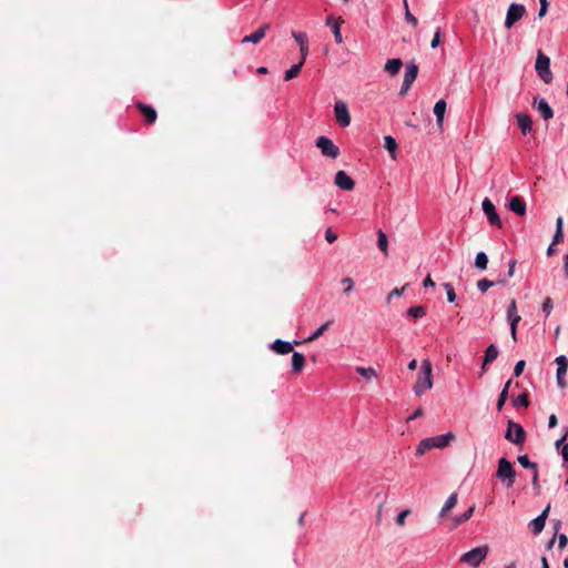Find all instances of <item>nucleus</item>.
<instances>
[{"instance_id": "a18cd8bd", "label": "nucleus", "mask_w": 568, "mask_h": 568, "mask_svg": "<svg viewBox=\"0 0 568 568\" xmlns=\"http://www.w3.org/2000/svg\"><path fill=\"white\" fill-rule=\"evenodd\" d=\"M407 285L400 287V288H394L389 292L388 296H387V302L389 303L392 301L393 297H399L403 295L405 288H406Z\"/></svg>"}, {"instance_id": "8fccbe9b", "label": "nucleus", "mask_w": 568, "mask_h": 568, "mask_svg": "<svg viewBox=\"0 0 568 568\" xmlns=\"http://www.w3.org/2000/svg\"><path fill=\"white\" fill-rule=\"evenodd\" d=\"M325 239L328 243H334L337 240V234L334 233L331 227H328L325 232Z\"/></svg>"}, {"instance_id": "2f4dec72", "label": "nucleus", "mask_w": 568, "mask_h": 568, "mask_svg": "<svg viewBox=\"0 0 568 568\" xmlns=\"http://www.w3.org/2000/svg\"><path fill=\"white\" fill-rule=\"evenodd\" d=\"M426 314V308L422 305L413 306L407 310V315L417 320L422 318Z\"/></svg>"}, {"instance_id": "603ef678", "label": "nucleus", "mask_w": 568, "mask_h": 568, "mask_svg": "<svg viewBox=\"0 0 568 568\" xmlns=\"http://www.w3.org/2000/svg\"><path fill=\"white\" fill-rule=\"evenodd\" d=\"M439 43H440V31L437 30L435 32V34H434V38H433L432 42H430V47L433 49H435V48H437L439 45Z\"/></svg>"}, {"instance_id": "72a5a7b5", "label": "nucleus", "mask_w": 568, "mask_h": 568, "mask_svg": "<svg viewBox=\"0 0 568 568\" xmlns=\"http://www.w3.org/2000/svg\"><path fill=\"white\" fill-rule=\"evenodd\" d=\"M507 318H508V322H509V325H510L511 337H513L514 342H516L517 341V326H518V323L521 320V316L518 315V316L507 317Z\"/></svg>"}, {"instance_id": "6e6d98bb", "label": "nucleus", "mask_w": 568, "mask_h": 568, "mask_svg": "<svg viewBox=\"0 0 568 568\" xmlns=\"http://www.w3.org/2000/svg\"><path fill=\"white\" fill-rule=\"evenodd\" d=\"M300 52H301V60L300 61H303V63L305 62V59L308 54V44H305V45H301L300 47Z\"/></svg>"}, {"instance_id": "bf43d9fd", "label": "nucleus", "mask_w": 568, "mask_h": 568, "mask_svg": "<svg viewBox=\"0 0 568 568\" xmlns=\"http://www.w3.org/2000/svg\"><path fill=\"white\" fill-rule=\"evenodd\" d=\"M410 87H412V84L403 82L400 91H399V95L404 97L409 91Z\"/></svg>"}, {"instance_id": "a211bd4d", "label": "nucleus", "mask_w": 568, "mask_h": 568, "mask_svg": "<svg viewBox=\"0 0 568 568\" xmlns=\"http://www.w3.org/2000/svg\"><path fill=\"white\" fill-rule=\"evenodd\" d=\"M516 118L518 126L520 128L523 134L529 133L532 128L531 118L526 113H518Z\"/></svg>"}, {"instance_id": "7c9ffc66", "label": "nucleus", "mask_w": 568, "mask_h": 568, "mask_svg": "<svg viewBox=\"0 0 568 568\" xmlns=\"http://www.w3.org/2000/svg\"><path fill=\"white\" fill-rule=\"evenodd\" d=\"M474 510H475V506H471L463 515L455 517L454 518L455 526H458V525H462V524L468 521L471 518Z\"/></svg>"}, {"instance_id": "393cba45", "label": "nucleus", "mask_w": 568, "mask_h": 568, "mask_svg": "<svg viewBox=\"0 0 568 568\" xmlns=\"http://www.w3.org/2000/svg\"><path fill=\"white\" fill-rule=\"evenodd\" d=\"M445 111H446V102L444 100L437 101L434 106V113L436 115V121L439 126L443 125Z\"/></svg>"}, {"instance_id": "412c9836", "label": "nucleus", "mask_w": 568, "mask_h": 568, "mask_svg": "<svg viewBox=\"0 0 568 568\" xmlns=\"http://www.w3.org/2000/svg\"><path fill=\"white\" fill-rule=\"evenodd\" d=\"M305 366V357L302 353L293 352L292 369L295 374H300Z\"/></svg>"}, {"instance_id": "a19ab883", "label": "nucleus", "mask_w": 568, "mask_h": 568, "mask_svg": "<svg viewBox=\"0 0 568 568\" xmlns=\"http://www.w3.org/2000/svg\"><path fill=\"white\" fill-rule=\"evenodd\" d=\"M444 288L446 291L448 302L449 303L455 302L456 293H455V290H454L453 285L450 283H445L444 284Z\"/></svg>"}, {"instance_id": "680f3d73", "label": "nucleus", "mask_w": 568, "mask_h": 568, "mask_svg": "<svg viewBox=\"0 0 568 568\" xmlns=\"http://www.w3.org/2000/svg\"><path fill=\"white\" fill-rule=\"evenodd\" d=\"M515 266H516V261L511 260L509 262V268H508V276L509 277L514 276V274H515Z\"/></svg>"}, {"instance_id": "473e14b6", "label": "nucleus", "mask_w": 568, "mask_h": 568, "mask_svg": "<svg viewBox=\"0 0 568 568\" xmlns=\"http://www.w3.org/2000/svg\"><path fill=\"white\" fill-rule=\"evenodd\" d=\"M356 372L366 379H372L377 376V372L373 367H356Z\"/></svg>"}, {"instance_id": "4be33fe9", "label": "nucleus", "mask_w": 568, "mask_h": 568, "mask_svg": "<svg viewBox=\"0 0 568 568\" xmlns=\"http://www.w3.org/2000/svg\"><path fill=\"white\" fill-rule=\"evenodd\" d=\"M458 501V495L457 493H453L444 504L443 508L440 509L439 516L445 517L449 511L455 508Z\"/></svg>"}, {"instance_id": "9b49d317", "label": "nucleus", "mask_w": 568, "mask_h": 568, "mask_svg": "<svg viewBox=\"0 0 568 568\" xmlns=\"http://www.w3.org/2000/svg\"><path fill=\"white\" fill-rule=\"evenodd\" d=\"M334 183L344 191H352L355 187L354 180L345 171H338L336 173Z\"/></svg>"}, {"instance_id": "b1692460", "label": "nucleus", "mask_w": 568, "mask_h": 568, "mask_svg": "<svg viewBox=\"0 0 568 568\" xmlns=\"http://www.w3.org/2000/svg\"><path fill=\"white\" fill-rule=\"evenodd\" d=\"M418 74V67L415 63H409L406 67L405 75L403 82L413 84Z\"/></svg>"}, {"instance_id": "4c0bfd02", "label": "nucleus", "mask_w": 568, "mask_h": 568, "mask_svg": "<svg viewBox=\"0 0 568 568\" xmlns=\"http://www.w3.org/2000/svg\"><path fill=\"white\" fill-rule=\"evenodd\" d=\"M404 7H405V20L410 23L414 28L417 27L418 20L415 16H413L408 9L407 0H404Z\"/></svg>"}, {"instance_id": "37998d69", "label": "nucleus", "mask_w": 568, "mask_h": 568, "mask_svg": "<svg viewBox=\"0 0 568 568\" xmlns=\"http://www.w3.org/2000/svg\"><path fill=\"white\" fill-rule=\"evenodd\" d=\"M518 316L517 313V303L515 300H511L507 306V317Z\"/></svg>"}, {"instance_id": "aec40b11", "label": "nucleus", "mask_w": 568, "mask_h": 568, "mask_svg": "<svg viewBox=\"0 0 568 568\" xmlns=\"http://www.w3.org/2000/svg\"><path fill=\"white\" fill-rule=\"evenodd\" d=\"M498 348L496 347V345L494 344H490L487 348H486V352H485V356H484V362H483V365H481V369L485 372L486 369V365L493 363L497 356H498Z\"/></svg>"}, {"instance_id": "c85d7f7f", "label": "nucleus", "mask_w": 568, "mask_h": 568, "mask_svg": "<svg viewBox=\"0 0 568 568\" xmlns=\"http://www.w3.org/2000/svg\"><path fill=\"white\" fill-rule=\"evenodd\" d=\"M342 23H344V20L342 18H337L332 26V31H333L335 41L338 44L343 42V37L341 33V24Z\"/></svg>"}, {"instance_id": "7ed1b4c3", "label": "nucleus", "mask_w": 568, "mask_h": 568, "mask_svg": "<svg viewBox=\"0 0 568 568\" xmlns=\"http://www.w3.org/2000/svg\"><path fill=\"white\" fill-rule=\"evenodd\" d=\"M488 551L487 545L474 548L462 555L459 561L474 568L478 567L486 559Z\"/></svg>"}, {"instance_id": "5701e85b", "label": "nucleus", "mask_w": 568, "mask_h": 568, "mask_svg": "<svg viewBox=\"0 0 568 568\" xmlns=\"http://www.w3.org/2000/svg\"><path fill=\"white\" fill-rule=\"evenodd\" d=\"M403 67V62L400 59L398 58H395V59H389L387 60L384 69L386 72H388L390 75H396L400 68Z\"/></svg>"}, {"instance_id": "e2e57ef3", "label": "nucleus", "mask_w": 568, "mask_h": 568, "mask_svg": "<svg viewBox=\"0 0 568 568\" xmlns=\"http://www.w3.org/2000/svg\"><path fill=\"white\" fill-rule=\"evenodd\" d=\"M567 437H568V428L565 429L562 437L556 442V446L559 447L566 440Z\"/></svg>"}, {"instance_id": "dca6fc26", "label": "nucleus", "mask_w": 568, "mask_h": 568, "mask_svg": "<svg viewBox=\"0 0 568 568\" xmlns=\"http://www.w3.org/2000/svg\"><path fill=\"white\" fill-rule=\"evenodd\" d=\"M268 29H270L268 23L262 24L255 32H253L252 34L245 36L242 39V43L251 42V43L257 44L265 37L266 31Z\"/></svg>"}, {"instance_id": "052dcab7", "label": "nucleus", "mask_w": 568, "mask_h": 568, "mask_svg": "<svg viewBox=\"0 0 568 568\" xmlns=\"http://www.w3.org/2000/svg\"><path fill=\"white\" fill-rule=\"evenodd\" d=\"M532 486L536 488V489H539V484H538V468L536 470H532Z\"/></svg>"}, {"instance_id": "774afa93", "label": "nucleus", "mask_w": 568, "mask_h": 568, "mask_svg": "<svg viewBox=\"0 0 568 568\" xmlns=\"http://www.w3.org/2000/svg\"><path fill=\"white\" fill-rule=\"evenodd\" d=\"M561 455L565 462H568V444L564 446Z\"/></svg>"}, {"instance_id": "2eb2a0df", "label": "nucleus", "mask_w": 568, "mask_h": 568, "mask_svg": "<svg viewBox=\"0 0 568 568\" xmlns=\"http://www.w3.org/2000/svg\"><path fill=\"white\" fill-rule=\"evenodd\" d=\"M534 106H536L537 111L540 113L544 120H549L554 116V111L545 99H535Z\"/></svg>"}, {"instance_id": "cd10ccee", "label": "nucleus", "mask_w": 568, "mask_h": 568, "mask_svg": "<svg viewBox=\"0 0 568 568\" xmlns=\"http://www.w3.org/2000/svg\"><path fill=\"white\" fill-rule=\"evenodd\" d=\"M302 67H303V61H300L298 63L293 64V65L291 67V69H288V70L285 72L284 80H285V81H290V80H292V79L296 78V77L300 74Z\"/></svg>"}, {"instance_id": "f704fd0d", "label": "nucleus", "mask_w": 568, "mask_h": 568, "mask_svg": "<svg viewBox=\"0 0 568 568\" xmlns=\"http://www.w3.org/2000/svg\"><path fill=\"white\" fill-rule=\"evenodd\" d=\"M378 235V240H377V246L378 248L385 254L387 255V245H388V241H387V236L386 234L383 232V231H378L377 233Z\"/></svg>"}, {"instance_id": "3c124183", "label": "nucleus", "mask_w": 568, "mask_h": 568, "mask_svg": "<svg viewBox=\"0 0 568 568\" xmlns=\"http://www.w3.org/2000/svg\"><path fill=\"white\" fill-rule=\"evenodd\" d=\"M539 3H540V8H539L538 17L542 18L547 13L548 1L547 0H539Z\"/></svg>"}, {"instance_id": "9d476101", "label": "nucleus", "mask_w": 568, "mask_h": 568, "mask_svg": "<svg viewBox=\"0 0 568 568\" xmlns=\"http://www.w3.org/2000/svg\"><path fill=\"white\" fill-rule=\"evenodd\" d=\"M334 113L337 122L342 126H348L351 123V115L348 112L347 104L343 101H337L334 105Z\"/></svg>"}, {"instance_id": "69168bd1", "label": "nucleus", "mask_w": 568, "mask_h": 568, "mask_svg": "<svg viewBox=\"0 0 568 568\" xmlns=\"http://www.w3.org/2000/svg\"><path fill=\"white\" fill-rule=\"evenodd\" d=\"M423 285H424L425 287H427V286H435V283H434V281L432 280V277L428 275V276L424 280Z\"/></svg>"}, {"instance_id": "864d4df0", "label": "nucleus", "mask_w": 568, "mask_h": 568, "mask_svg": "<svg viewBox=\"0 0 568 568\" xmlns=\"http://www.w3.org/2000/svg\"><path fill=\"white\" fill-rule=\"evenodd\" d=\"M564 241V233L562 231H556L554 239H552V245L559 244Z\"/></svg>"}, {"instance_id": "0eeeda50", "label": "nucleus", "mask_w": 568, "mask_h": 568, "mask_svg": "<svg viewBox=\"0 0 568 568\" xmlns=\"http://www.w3.org/2000/svg\"><path fill=\"white\" fill-rule=\"evenodd\" d=\"M316 146L321 149L322 154L336 159L339 155V149L333 143V141L324 135L317 138Z\"/></svg>"}, {"instance_id": "e433bc0d", "label": "nucleus", "mask_w": 568, "mask_h": 568, "mask_svg": "<svg viewBox=\"0 0 568 568\" xmlns=\"http://www.w3.org/2000/svg\"><path fill=\"white\" fill-rule=\"evenodd\" d=\"M496 283L494 281H490L488 278H481L477 282V287L480 292L485 293L488 288L495 286Z\"/></svg>"}, {"instance_id": "49530a36", "label": "nucleus", "mask_w": 568, "mask_h": 568, "mask_svg": "<svg viewBox=\"0 0 568 568\" xmlns=\"http://www.w3.org/2000/svg\"><path fill=\"white\" fill-rule=\"evenodd\" d=\"M410 514V510L409 509H404L403 511H400L396 518V524L400 527H403L405 525V519L406 517Z\"/></svg>"}, {"instance_id": "bb28decb", "label": "nucleus", "mask_w": 568, "mask_h": 568, "mask_svg": "<svg viewBox=\"0 0 568 568\" xmlns=\"http://www.w3.org/2000/svg\"><path fill=\"white\" fill-rule=\"evenodd\" d=\"M333 324V321H327L323 325H321L310 337L306 338V342H314L318 339Z\"/></svg>"}, {"instance_id": "1a4fd4ad", "label": "nucleus", "mask_w": 568, "mask_h": 568, "mask_svg": "<svg viewBox=\"0 0 568 568\" xmlns=\"http://www.w3.org/2000/svg\"><path fill=\"white\" fill-rule=\"evenodd\" d=\"M481 206H483V211L486 214L489 223L494 226L501 227L503 223H501L499 215L497 214L494 203L488 197H486V199H484Z\"/></svg>"}, {"instance_id": "58836bf2", "label": "nucleus", "mask_w": 568, "mask_h": 568, "mask_svg": "<svg viewBox=\"0 0 568 568\" xmlns=\"http://www.w3.org/2000/svg\"><path fill=\"white\" fill-rule=\"evenodd\" d=\"M514 406H524L527 407L529 405V398L526 393L520 394L516 398L513 399Z\"/></svg>"}, {"instance_id": "39448f33", "label": "nucleus", "mask_w": 568, "mask_h": 568, "mask_svg": "<svg viewBox=\"0 0 568 568\" xmlns=\"http://www.w3.org/2000/svg\"><path fill=\"white\" fill-rule=\"evenodd\" d=\"M505 438L515 445L521 446L526 439V432L520 424L508 420Z\"/></svg>"}, {"instance_id": "c756f323", "label": "nucleus", "mask_w": 568, "mask_h": 568, "mask_svg": "<svg viewBox=\"0 0 568 568\" xmlns=\"http://www.w3.org/2000/svg\"><path fill=\"white\" fill-rule=\"evenodd\" d=\"M487 265H488V256L486 255V253H484V252L477 253L476 258H475V267L480 271H485L487 268Z\"/></svg>"}, {"instance_id": "ddd939ff", "label": "nucleus", "mask_w": 568, "mask_h": 568, "mask_svg": "<svg viewBox=\"0 0 568 568\" xmlns=\"http://www.w3.org/2000/svg\"><path fill=\"white\" fill-rule=\"evenodd\" d=\"M549 510L550 505H548L537 518L530 521L529 527L532 534L538 535L542 531Z\"/></svg>"}, {"instance_id": "5fc2aeb1", "label": "nucleus", "mask_w": 568, "mask_h": 568, "mask_svg": "<svg viewBox=\"0 0 568 568\" xmlns=\"http://www.w3.org/2000/svg\"><path fill=\"white\" fill-rule=\"evenodd\" d=\"M424 414V410L418 407L408 418H407V422H410V420H414L416 418H419L422 417Z\"/></svg>"}, {"instance_id": "13d9d810", "label": "nucleus", "mask_w": 568, "mask_h": 568, "mask_svg": "<svg viewBox=\"0 0 568 568\" xmlns=\"http://www.w3.org/2000/svg\"><path fill=\"white\" fill-rule=\"evenodd\" d=\"M557 423H558V419H557V416L555 414L550 415L549 416V419H548V426L549 428H554L557 426Z\"/></svg>"}, {"instance_id": "6e6552de", "label": "nucleus", "mask_w": 568, "mask_h": 568, "mask_svg": "<svg viewBox=\"0 0 568 568\" xmlns=\"http://www.w3.org/2000/svg\"><path fill=\"white\" fill-rule=\"evenodd\" d=\"M526 9L523 4L511 3L507 11V17L505 21L506 28H511L518 20L523 18Z\"/></svg>"}, {"instance_id": "c9c22d12", "label": "nucleus", "mask_w": 568, "mask_h": 568, "mask_svg": "<svg viewBox=\"0 0 568 568\" xmlns=\"http://www.w3.org/2000/svg\"><path fill=\"white\" fill-rule=\"evenodd\" d=\"M517 460L518 463L524 467V468H529V469H532V470H536L538 467H537V464L536 463H532L529 460L528 456L527 455H520L517 457Z\"/></svg>"}, {"instance_id": "79ce46f5", "label": "nucleus", "mask_w": 568, "mask_h": 568, "mask_svg": "<svg viewBox=\"0 0 568 568\" xmlns=\"http://www.w3.org/2000/svg\"><path fill=\"white\" fill-rule=\"evenodd\" d=\"M552 307H554V303H552L551 297H546L542 303V311H544L546 317H548L550 315Z\"/></svg>"}, {"instance_id": "f3484780", "label": "nucleus", "mask_w": 568, "mask_h": 568, "mask_svg": "<svg viewBox=\"0 0 568 568\" xmlns=\"http://www.w3.org/2000/svg\"><path fill=\"white\" fill-rule=\"evenodd\" d=\"M508 207L519 216H524L526 214V203L519 195H515L509 200Z\"/></svg>"}, {"instance_id": "20e7f679", "label": "nucleus", "mask_w": 568, "mask_h": 568, "mask_svg": "<svg viewBox=\"0 0 568 568\" xmlns=\"http://www.w3.org/2000/svg\"><path fill=\"white\" fill-rule=\"evenodd\" d=\"M538 77L546 83L549 84L552 81V72L550 70V59L544 54L541 50L537 52V59L535 64Z\"/></svg>"}, {"instance_id": "423d86ee", "label": "nucleus", "mask_w": 568, "mask_h": 568, "mask_svg": "<svg viewBox=\"0 0 568 568\" xmlns=\"http://www.w3.org/2000/svg\"><path fill=\"white\" fill-rule=\"evenodd\" d=\"M496 476L504 481L507 480V487H511L515 481L516 470L514 469L513 464L503 457L498 460Z\"/></svg>"}, {"instance_id": "4d7b16f0", "label": "nucleus", "mask_w": 568, "mask_h": 568, "mask_svg": "<svg viewBox=\"0 0 568 568\" xmlns=\"http://www.w3.org/2000/svg\"><path fill=\"white\" fill-rule=\"evenodd\" d=\"M567 542H568L567 536L564 535V534L559 535V537H558V547L559 548H564V547H566Z\"/></svg>"}, {"instance_id": "f8f14e48", "label": "nucleus", "mask_w": 568, "mask_h": 568, "mask_svg": "<svg viewBox=\"0 0 568 568\" xmlns=\"http://www.w3.org/2000/svg\"><path fill=\"white\" fill-rule=\"evenodd\" d=\"M556 364L558 366L557 367V383H558V386L564 388L566 386L565 375L568 369V359L565 355H560V356L556 357Z\"/></svg>"}, {"instance_id": "a878e982", "label": "nucleus", "mask_w": 568, "mask_h": 568, "mask_svg": "<svg viewBox=\"0 0 568 568\" xmlns=\"http://www.w3.org/2000/svg\"><path fill=\"white\" fill-rule=\"evenodd\" d=\"M384 148L390 153L393 159H396L397 142L393 136L386 135L384 138Z\"/></svg>"}, {"instance_id": "ea45409f", "label": "nucleus", "mask_w": 568, "mask_h": 568, "mask_svg": "<svg viewBox=\"0 0 568 568\" xmlns=\"http://www.w3.org/2000/svg\"><path fill=\"white\" fill-rule=\"evenodd\" d=\"M293 38L301 45L308 44L307 34L305 32H293Z\"/></svg>"}, {"instance_id": "4468645a", "label": "nucleus", "mask_w": 568, "mask_h": 568, "mask_svg": "<svg viewBox=\"0 0 568 568\" xmlns=\"http://www.w3.org/2000/svg\"><path fill=\"white\" fill-rule=\"evenodd\" d=\"M136 108L141 112V114L144 116V121L146 124H152L158 119V113L155 109L151 105L144 104L142 102L136 103Z\"/></svg>"}, {"instance_id": "de8ad7c7", "label": "nucleus", "mask_w": 568, "mask_h": 568, "mask_svg": "<svg viewBox=\"0 0 568 568\" xmlns=\"http://www.w3.org/2000/svg\"><path fill=\"white\" fill-rule=\"evenodd\" d=\"M507 399H508L507 390H501V393L499 394L498 400H497V409L498 410L503 409Z\"/></svg>"}, {"instance_id": "6ab92c4d", "label": "nucleus", "mask_w": 568, "mask_h": 568, "mask_svg": "<svg viewBox=\"0 0 568 568\" xmlns=\"http://www.w3.org/2000/svg\"><path fill=\"white\" fill-rule=\"evenodd\" d=\"M271 348L277 353V354H281V355H285V354H288L291 352H293V345L290 343V342H285V341H282V339H276Z\"/></svg>"}, {"instance_id": "09e8293b", "label": "nucleus", "mask_w": 568, "mask_h": 568, "mask_svg": "<svg viewBox=\"0 0 568 568\" xmlns=\"http://www.w3.org/2000/svg\"><path fill=\"white\" fill-rule=\"evenodd\" d=\"M525 365H526L525 361H519V362L516 363L515 368H514V375L516 377L521 375V373H523V371L525 368Z\"/></svg>"}, {"instance_id": "f257e3e1", "label": "nucleus", "mask_w": 568, "mask_h": 568, "mask_svg": "<svg viewBox=\"0 0 568 568\" xmlns=\"http://www.w3.org/2000/svg\"><path fill=\"white\" fill-rule=\"evenodd\" d=\"M433 366L429 359L422 362L420 371L417 374V379L414 384L413 390L416 396H422L426 390L433 387Z\"/></svg>"}, {"instance_id": "f03ea898", "label": "nucleus", "mask_w": 568, "mask_h": 568, "mask_svg": "<svg viewBox=\"0 0 568 568\" xmlns=\"http://www.w3.org/2000/svg\"><path fill=\"white\" fill-rule=\"evenodd\" d=\"M455 438L453 433L428 437L419 442L416 455L422 456L432 448H444Z\"/></svg>"}, {"instance_id": "338daca9", "label": "nucleus", "mask_w": 568, "mask_h": 568, "mask_svg": "<svg viewBox=\"0 0 568 568\" xmlns=\"http://www.w3.org/2000/svg\"><path fill=\"white\" fill-rule=\"evenodd\" d=\"M564 271H565V276L568 277V254H566L564 257Z\"/></svg>"}, {"instance_id": "0e129e2a", "label": "nucleus", "mask_w": 568, "mask_h": 568, "mask_svg": "<svg viewBox=\"0 0 568 568\" xmlns=\"http://www.w3.org/2000/svg\"><path fill=\"white\" fill-rule=\"evenodd\" d=\"M564 220L561 216L556 220V231H562Z\"/></svg>"}, {"instance_id": "c03bdc74", "label": "nucleus", "mask_w": 568, "mask_h": 568, "mask_svg": "<svg viewBox=\"0 0 568 568\" xmlns=\"http://www.w3.org/2000/svg\"><path fill=\"white\" fill-rule=\"evenodd\" d=\"M342 284L345 286L344 293L349 294L354 287V281L351 277H344Z\"/></svg>"}]
</instances>
